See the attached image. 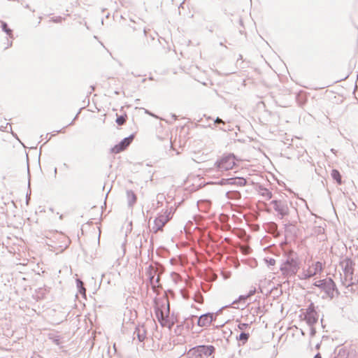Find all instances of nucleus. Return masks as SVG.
I'll return each mask as SVG.
<instances>
[{
  "label": "nucleus",
  "instance_id": "nucleus-1",
  "mask_svg": "<svg viewBox=\"0 0 358 358\" xmlns=\"http://www.w3.org/2000/svg\"><path fill=\"white\" fill-rule=\"evenodd\" d=\"M341 265L343 268L344 277L342 278V282L346 287H350L355 284L353 282L354 266L355 263L352 259L345 257L341 262Z\"/></svg>",
  "mask_w": 358,
  "mask_h": 358
},
{
  "label": "nucleus",
  "instance_id": "nucleus-2",
  "mask_svg": "<svg viewBox=\"0 0 358 358\" xmlns=\"http://www.w3.org/2000/svg\"><path fill=\"white\" fill-rule=\"evenodd\" d=\"M313 285L324 291L326 295L330 299H333L334 297L335 292L337 295L339 294L336 285L331 278L317 280L314 282Z\"/></svg>",
  "mask_w": 358,
  "mask_h": 358
},
{
  "label": "nucleus",
  "instance_id": "nucleus-3",
  "mask_svg": "<svg viewBox=\"0 0 358 358\" xmlns=\"http://www.w3.org/2000/svg\"><path fill=\"white\" fill-rule=\"evenodd\" d=\"M280 269L284 275H295L299 269L297 258H294L292 255H289Z\"/></svg>",
  "mask_w": 358,
  "mask_h": 358
},
{
  "label": "nucleus",
  "instance_id": "nucleus-4",
  "mask_svg": "<svg viewBox=\"0 0 358 358\" xmlns=\"http://www.w3.org/2000/svg\"><path fill=\"white\" fill-rule=\"evenodd\" d=\"M236 157L234 154L229 153L227 155L222 156L220 159H217L215 163V166L219 171H224L232 169L236 165Z\"/></svg>",
  "mask_w": 358,
  "mask_h": 358
},
{
  "label": "nucleus",
  "instance_id": "nucleus-5",
  "mask_svg": "<svg viewBox=\"0 0 358 358\" xmlns=\"http://www.w3.org/2000/svg\"><path fill=\"white\" fill-rule=\"evenodd\" d=\"M134 136V134H132L128 137L123 138L119 143L111 148V152L117 154L126 150L132 143Z\"/></svg>",
  "mask_w": 358,
  "mask_h": 358
},
{
  "label": "nucleus",
  "instance_id": "nucleus-6",
  "mask_svg": "<svg viewBox=\"0 0 358 358\" xmlns=\"http://www.w3.org/2000/svg\"><path fill=\"white\" fill-rule=\"evenodd\" d=\"M271 204L273 205V209L280 215L281 219L288 214L289 208L285 201L273 200Z\"/></svg>",
  "mask_w": 358,
  "mask_h": 358
},
{
  "label": "nucleus",
  "instance_id": "nucleus-7",
  "mask_svg": "<svg viewBox=\"0 0 358 358\" xmlns=\"http://www.w3.org/2000/svg\"><path fill=\"white\" fill-rule=\"evenodd\" d=\"M146 275L148 277L149 279V283L151 285L153 290H155L157 287H159L157 284L159 282L160 277L158 275L157 278L155 279V275L157 273V270L155 269L152 266H150L148 268H146Z\"/></svg>",
  "mask_w": 358,
  "mask_h": 358
},
{
  "label": "nucleus",
  "instance_id": "nucleus-8",
  "mask_svg": "<svg viewBox=\"0 0 358 358\" xmlns=\"http://www.w3.org/2000/svg\"><path fill=\"white\" fill-rule=\"evenodd\" d=\"M193 350L199 356L205 355L207 357L212 355L215 351V348L213 345H198Z\"/></svg>",
  "mask_w": 358,
  "mask_h": 358
},
{
  "label": "nucleus",
  "instance_id": "nucleus-9",
  "mask_svg": "<svg viewBox=\"0 0 358 358\" xmlns=\"http://www.w3.org/2000/svg\"><path fill=\"white\" fill-rule=\"evenodd\" d=\"M215 320V317L214 316V313H207L201 315L197 320V325L201 327L209 326L211 322Z\"/></svg>",
  "mask_w": 358,
  "mask_h": 358
},
{
  "label": "nucleus",
  "instance_id": "nucleus-10",
  "mask_svg": "<svg viewBox=\"0 0 358 358\" xmlns=\"http://www.w3.org/2000/svg\"><path fill=\"white\" fill-rule=\"evenodd\" d=\"M169 217L165 215H160L156 217L154 220V225L152 227L154 231L156 233L158 231L162 230L163 227L169 221Z\"/></svg>",
  "mask_w": 358,
  "mask_h": 358
},
{
  "label": "nucleus",
  "instance_id": "nucleus-11",
  "mask_svg": "<svg viewBox=\"0 0 358 358\" xmlns=\"http://www.w3.org/2000/svg\"><path fill=\"white\" fill-rule=\"evenodd\" d=\"M305 320L306 321V323L309 326H313L315 324L318 320V315L316 311L315 312H306L305 313Z\"/></svg>",
  "mask_w": 358,
  "mask_h": 358
},
{
  "label": "nucleus",
  "instance_id": "nucleus-12",
  "mask_svg": "<svg viewBox=\"0 0 358 358\" xmlns=\"http://www.w3.org/2000/svg\"><path fill=\"white\" fill-rule=\"evenodd\" d=\"M231 185H236L238 187H243L246 185L247 180L244 178L242 177H233L231 178Z\"/></svg>",
  "mask_w": 358,
  "mask_h": 358
},
{
  "label": "nucleus",
  "instance_id": "nucleus-13",
  "mask_svg": "<svg viewBox=\"0 0 358 358\" xmlns=\"http://www.w3.org/2000/svg\"><path fill=\"white\" fill-rule=\"evenodd\" d=\"M127 197L129 207H132L137 200L136 194L132 190H127Z\"/></svg>",
  "mask_w": 358,
  "mask_h": 358
},
{
  "label": "nucleus",
  "instance_id": "nucleus-14",
  "mask_svg": "<svg viewBox=\"0 0 358 358\" xmlns=\"http://www.w3.org/2000/svg\"><path fill=\"white\" fill-rule=\"evenodd\" d=\"M169 303H167V315L164 316V312L158 307L155 308V315L158 321H161L169 317Z\"/></svg>",
  "mask_w": 358,
  "mask_h": 358
},
{
  "label": "nucleus",
  "instance_id": "nucleus-15",
  "mask_svg": "<svg viewBox=\"0 0 358 358\" xmlns=\"http://www.w3.org/2000/svg\"><path fill=\"white\" fill-rule=\"evenodd\" d=\"M145 334L146 331L143 327H136L134 331V334L136 335L140 342H143L145 340L146 337Z\"/></svg>",
  "mask_w": 358,
  "mask_h": 358
},
{
  "label": "nucleus",
  "instance_id": "nucleus-16",
  "mask_svg": "<svg viewBox=\"0 0 358 358\" xmlns=\"http://www.w3.org/2000/svg\"><path fill=\"white\" fill-rule=\"evenodd\" d=\"M331 176L338 185L342 184V177L340 172L337 169H333L331 171Z\"/></svg>",
  "mask_w": 358,
  "mask_h": 358
},
{
  "label": "nucleus",
  "instance_id": "nucleus-17",
  "mask_svg": "<svg viewBox=\"0 0 358 358\" xmlns=\"http://www.w3.org/2000/svg\"><path fill=\"white\" fill-rule=\"evenodd\" d=\"M250 338V334L242 331L238 336L236 337V339L242 343V345L246 343Z\"/></svg>",
  "mask_w": 358,
  "mask_h": 358
},
{
  "label": "nucleus",
  "instance_id": "nucleus-18",
  "mask_svg": "<svg viewBox=\"0 0 358 358\" xmlns=\"http://www.w3.org/2000/svg\"><path fill=\"white\" fill-rule=\"evenodd\" d=\"M0 23L2 31L10 37H13V30L8 27V24L3 21H0Z\"/></svg>",
  "mask_w": 358,
  "mask_h": 358
},
{
  "label": "nucleus",
  "instance_id": "nucleus-19",
  "mask_svg": "<svg viewBox=\"0 0 358 358\" xmlns=\"http://www.w3.org/2000/svg\"><path fill=\"white\" fill-rule=\"evenodd\" d=\"M76 284H77V288L78 289V292L84 296L86 295V289L84 287L83 282L79 279H76Z\"/></svg>",
  "mask_w": 358,
  "mask_h": 358
},
{
  "label": "nucleus",
  "instance_id": "nucleus-20",
  "mask_svg": "<svg viewBox=\"0 0 358 358\" xmlns=\"http://www.w3.org/2000/svg\"><path fill=\"white\" fill-rule=\"evenodd\" d=\"M227 196L229 199H239L241 197V194L238 191H229L227 192Z\"/></svg>",
  "mask_w": 358,
  "mask_h": 358
},
{
  "label": "nucleus",
  "instance_id": "nucleus-21",
  "mask_svg": "<svg viewBox=\"0 0 358 358\" xmlns=\"http://www.w3.org/2000/svg\"><path fill=\"white\" fill-rule=\"evenodd\" d=\"M126 118H127V115H120V116H117V119H116V123L118 124V125H123L125 122H126Z\"/></svg>",
  "mask_w": 358,
  "mask_h": 358
},
{
  "label": "nucleus",
  "instance_id": "nucleus-22",
  "mask_svg": "<svg viewBox=\"0 0 358 358\" xmlns=\"http://www.w3.org/2000/svg\"><path fill=\"white\" fill-rule=\"evenodd\" d=\"M313 268H314V271L313 272H316V274L318 272L322 271V263L320 262H315L314 264V265H313Z\"/></svg>",
  "mask_w": 358,
  "mask_h": 358
},
{
  "label": "nucleus",
  "instance_id": "nucleus-23",
  "mask_svg": "<svg viewBox=\"0 0 358 358\" xmlns=\"http://www.w3.org/2000/svg\"><path fill=\"white\" fill-rule=\"evenodd\" d=\"M316 275V272H313L311 269H308L306 273H303V279H308L313 276Z\"/></svg>",
  "mask_w": 358,
  "mask_h": 358
},
{
  "label": "nucleus",
  "instance_id": "nucleus-24",
  "mask_svg": "<svg viewBox=\"0 0 358 358\" xmlns=\"http://www.w3.org/2000/svg\"><path fill=\"white\" fill-rule=\"evenodd\" d=\"M231 178H222L219 182L218 184L220 185H231Z\"/></svg>",
  "mask_w": 358,
  "mask_h": 358
},
{
  "label": "nucleus",
  "instance_id": "nucleus-25",
  "mask_svg": "<svg viewBox=\"0 0 358 358\" xmlns=\"http://www.w3.org/2000/svg\"><path fill=\"white\" fill-rule=\"evenodd\" d=\"M264 261L268 266H274L275 264V260L273 258H265Z\"/></svg>",
  "mask_w": 358,
  "mask_h": 358
},
{
  "label": "nucleus",
  "instance_id": "nucleus-26",
  "mask_svg": "<svg viewBox=\"0 0 358 358\" xmlns=\"http://www.w3.org/2000/svg\"><path fill=\"white\" fill-rule=\"evenodd\" d=\"M262 196L267 197V199H270L272 198V193L268 189H264L262 192Z\"/></svg>",
  "mask_w": 358,
  "mask_h": 358
},
{
  "label": "nucleus",
  "instance_id": "nucleus-27",
  "mask_svg": "<svg viewBox=\"0 0 358 358\" xmlns=\"http://www.w3.org/2000/svg\"><path fill=\"white\" fill-rule=\"evenodd\" d=\"M248 327H249V324H248V323H240L238 325V328L241 331H244L245 329H246Z\"/></svg>",
  "mask_w": 358,
  "mask_h": 358
},
{
  "label": "nucleus",
  "instance_id": "nucleus-28",
  "mask_svg": "<svg viewBox=\"0 0 358 358\" xmlns=\"http://www.w3.org/2000/svg\"><path fill=\"white\" fill-rule=\"evenodd\" d=\"M315 306L313 303H310V305L308 306L306 312H315Z\"/></svg>",
  "mask_w": 358,
  "mask_h": 358
},
{
  "label": "nucleus",
  "instance_id": "nucleus-29",
  "mask_svg": "<svg viewBox=\"0 0 358 358\" xmlns=\"http://www.w3.org/2000/svg\"><path fill=\"white\" fill-rule=\"evenodd\" d=\"M214 122L215 124H225L224 122L220 119V117H217L215 120H214Z\"/></svg>",
  "mask_w": 358,
  "mask_h": 358
},
{
  "label": "nucleus",
  "instance_id": "nucleus-30",
  "mask_svg": "<svg viewBox=\"0 0 358 358\" xmlns=\"http://www.w3.org/2000/svg\"><path fill=\"white\" fill-rule=\"evenodd\" d=\"M168 321H169V320L167 318V319H164V320H162L161 321H159V323L161 324V325L162 327H165V326H166V324H167Z\"/></svg>",
  "mask_w": 358,
  "mask_h": 358
},
{
  "label": "nucleus",
  "instance_id": "nucleus-31",
  "mask_svg": "<svg viewBox=\"0 0 358 358\" xmlns=\"http://www.w3.org/2000/svg\"><path fill=\"white\" fill-rule=\"evenodd\" d=\"M255 292H256V289L255 288H254L253 289L250 290V292L247 294L248 297H250V296L254 295L255 294Z\"/></svg>",
  "mask_w": 358,
  "mask_h": 358
},
{
  "label": "nucleus",
  "instance_id": "nucleus-32",
  "mask_svg": "<svg viewBox=\"0 0 358 358\" xmlns=\"http://www.w3.org/2000/svg\"><path fill=\"white\" fill-rule=\"evenodd\" d=\"M248 298V295H241L238 298V300L245 301Z\"/></svg>",
  "mask_w": 358,
  "mask_h": 358
},
{
  "label": "nucleus",
  "instance_id": "nucleus-33",
  "mask_svg": "<svg viewBox=\"0 0 358 358\" xmlns=\"http://www.w3.org/2000/svg\"><path fill=\"white\" fill-rule=\"evenodd\" d=\"M54 341V343H55L56 345H59V344H60V339H59V336H57V338H55L54 339V341Z\"/></svg>",
  "mask_w": 358,
  "mask_h": 358
},
{
  "label": "nucleus",
  "instance_id": "nucleus-34",
  "mask_svg": "<svg viewBox=\"0 0 358 358\" xmlns=\"http://www.w3.org/2000/svg\"><path fill=\"white\" fill-rule=\"evenodd\" d=\"M141 31H143V34L145 37L148 36V31L145 28L141 29Z\"/></svg>",
  "mask_w": 358,
  "mask_h": 358
},
{
  "label": "nucleus",
  "instance_id": "nucleus-35",
  "mask_svg": "<svg viewBox=\"0 0 358 358\" xmlns=\"http://www.w3.org/2000/svg\"><path fill=\"white\" fill-rule=\"evenodd\" d=\"M52 21L55 22H60L62 21V17H58L56 19L52 20Z\"/></svg>",
  "mask_w": 358,
  "mask_h": 358
},
{
  "label": "nucleus",
  "instance_id": "nucleus-36",
  "mask_svg": "<svg viewBox=\"0 0 358 358\" xmlns=\"http://www.w3.org/2000/svg\"><path fill=\"white\" fill-rule=\"evenodd\" d=\"M314 358H322V356H321V355L320 353H317L315 355Z\"/></svg>",
  "mask_w": 358,
  "mask_h": 358
},
{
  "label": "nucleus",
  "instance_id": "nucleus-37",
  "mask_svg": "<svg viewBox=\"0 0 358 358\" xmlns=\"http://www.w3.org/2000/svg\"><path fill=\"white\" fill-rule=\"evenodd\" d=\"M315 330L313 328V329H311V334H312V335H314V334H315Z\"/></svg>",
  "mask_w": 358,
  "mask_h": 358
},
{
  "label": "nucleus",
  "instance_id": "nucleus-38",
  "mask_svg": "<svg viewBox=\"0 0 358 358\" xmlns=\"http://www.w3.org/2000/svg\"><path fill=\"white\" fill-rule=\"evenodd\" d=\"M289 225H292V224H285V229H287V227L288 226H289Z\"/></svg>",
  "mask_w": 358,
  "mask_h": 358
},
{
  "label": "nucleus",
  "instance_id": "nucleus-39",
  "mask_svg": "<svg viewBox=\"0 0 358 358\" xmlns=\"http://www.w3.org/2000/svg\"><path fill=\"white\" fill-rule=\"evenodd\" d=\"M27 172L29 174V164H27Z\"/></svg>",
  "mask_w": 358,
  "mask_h": 358
},
{
  "label": "nucleus",
  "instance_id": "nucleus-40",
  "mask_svg": "<svg viewBox=\"0 0 358 358\" xmlns=\"http://www.w3.org/2000/svg\"><path fill=\"white\" fill-rule=\"evenodd\" d=\"M57 168H55V171H54L55 175H56V174H57Z\"/></svg>",
  "mask_w": 358,
  "mask_h": 358
},
{
  "label": "nucleus",
  "instance_id": "nucleus-41",
  "mask_svg": "<svg viewBox=\"0 0 358 358\" xmlns=\"http://www.w3.org/2000/svg\"><path fill=\"white\" fill-rule=\"evenodd\" d=\"M64 166L66 168H69L68 165L66 163L64 164Z\"/></svg>",
  "mask_w": 358,
  "mask_h": 358
},
{
  "label": "nucleus",
  "instance_id": "nucleus-42",
  "mask_svg": "<svg viewBox=\"0 0 358 358\" xmlns=\"http://www.w3.org/2000/svg\"><path fill=\"white\" fill-rule=\"evenodd\" d=\"M132 29H133V30H134V31H136V30L137 29H136V27H132Z\"/></svg>",
  "mask_w": 358,
  "mask_h": 358
},
{
  "label": "nucleus",
  "instance_id": "nucleus-43",
  "mask_svg": "<svg viewBox=\"0 0 358 358\" xmlns=\"http://www.w3.org/2000/svg\"><path fill=\"white\" fill-rule=\"evenodd\" d=\"M172 325H173V323L169 326V328L171 329Z\"/></svg>",
  "mask_w": 358,
  "mask_h": 358
},
{
  "label": "nucleus",
  "instance_id": "nucleus-44",
  "mask_svg": "<svg viewBox=\"0 0 358 358\" xmlns=\"http://www.w3.org/2000/svg\"><path fill=\"white\" fill-rule=\"evenodd\" d=\"M239 59H242V55H239Z\"/></svg>",
  "mask_w": 358,
  "mask_h": 358
},
{
  "label": "nucleus",
  "instance_id": "nucleus-45",
  "mask_svg": "<svg viewBox=\"0 0 358 358\" xmlns=\"http://www.w3.org/2000/svg\"><path fill=\"white\" fill-rule=\"evenodd\" d=\"M109 17V13H108V14L106 15V17Z\"/></svg>",
  "mask_w": 358,
  "mask_h": 358
},
{
  "label": "nucleus",
  "instance_id": "nucleus-46",
  "mask_svg": "<svg viewBox=\"0 0 358 358\" xmlns=\"http://www.w3.org/2000/svg\"><path fill=\"white\" fill-rule=\"evenodd\" d=\"M220 129H222V130H224V131H225V129H224V128H222V127H220Z\"/></svg>",
  "mask_w": 358,
  "mask_h": 358
},
{
  "label": "nucleus",
  "instance_id": "nucleus-47",
  "mask_svg": "<svg viewBox=\"0 0 358 358\" xmlns=\"http://www.w3.org/2000/svg\"><path fill=\"white\" fill-rule=\"evenodd\" d=\"M335 358H338V357H335Z\"/></svg>",
  "mask_w": 358,
  "mask_h": 358
}]
</instances>
